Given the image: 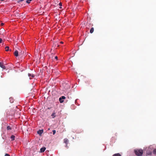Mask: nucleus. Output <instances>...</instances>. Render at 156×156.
Wrapping results in <instances>:
<instances>
[{
  "label": "nucleus",
  "mask_w": 156,
  "mask_h": 156,
  "mask_svg": "<svg viewBox=\"0 0 156 156\" xmlns=\"http://www.w3.org/2000/svg\"><path fill=\"white\" fill-rule=\"evenodd\" d=\"M94 28L93 27H92L90 30V33L92 34L94 32Z\"/></svg>",
  "instance_id": "9b49d317"
},
{
  "label": "nucleus",
  "mask_w": 156,
  "mask_h": 156,
  "mask_svg": "<svg viewBox=\"0 0 156 156\" xmlns=\"http://www.w3.org/2000/svg\"><path fill=\"white\" fill-rule=\"evenodd\" d=\"M15 136L13 135H12L11 136V140H15Z\"/></svg>",
  "instance_id": "9d476101"
},
{
  "label": "nucleus",
  "mask_w": 156,
  "mask_h": 156,
  "mask_svg": "<svg viewBox=\"0 0 156 156\" xmlns=\"http://www.w3.org/2000/svg\"><path fill=\"white\" fill-rule=\"evenodd\" d=\"M55 58L57 60H58V57L57 56H56L55 57Z\"/></svg>",
  "instance_id": "4be33fe9"
},
{
  "label": "nucleus",
  "mask_w": 156,
  "mask_h": 156,
  "mask_svg": "<svg viewBox=\"0 0 156 156\" xmlns=\"http://www.w3.org/2000/svg\"><path fill=\"white\" fill-rule=\"evenodd\" d=\"M31 1L32 0H27L26 2L28 3H30Z\"/></svg>",
  "instance_id": "f3484780"
},
{
  "label": "nucleus",
  "mask_w": 156,
  "mask_h": 156,
  "mask_svg": "<svg viewBox=\"0 0 156 156\" xmlns=\"http://www.w3.org/2000/svg\"><path fill=\"white\" fill-rule=\"evenodd\" d=\"M55 113H53L52 114V115H51V116L52 117H53V118H55Z\"/></svg>",
  "instance_id": "ddd939ff"
},
{
  "label": "nucleus",
  "mask_w": 156,
  "mask_h": 156,
  "mask_svg": "<svg viewBox=\"0 0 156 156\" xmlns=\"http://www.w3.org/2000/svg\"><path fill=\"white\" fill-rule=\"evenodd\" d=\"M2 38H0V43H2Z\"/></svg>",
  "instance_id": "412c9836"
},
{
  "label": "nucleus",
  "mask_w": 156,
  "mask_h": 156,
  "mask_svg": "<svg viewBox=\"0 0 156 156\" xmlns=\"http://www.w3.org/2000/svg\"><path fill=\"white\" fill-rule=\"evenodd\" d=\"M46 149V148L45 147H43L41 148L40 149V151L42 153L44 152Z\"/></svg>",
  "instance_id": "0eeeda50"
},
{
  "label": "nucleus",
  "mask_w": 156,
  "mask_h": 156,
  "mask_svg": "<svg viewBox=\"0 0 156 156\" xmlns=\"http://www.w3.org/2000/svg\"><path fill=\"white\" fill-rule=\"evenodd\" d=\"M12 99V98H10V99Z\"/></svg>",
  "instance_id": "cd10ccee"
},
{
  "label": "nucleus",
  "mask_w": 156,
  "mask_h": 156,
  "mask_svg": "<svg viewBox=\"0 0 156 156\" xmlns=\"http://www.w3.org/2000/svg\"><path fill=\"white\" fill-rule=\"evenodd\" d=\"M60 43L61 44H63V42L62 41H61Z\"/></svg>",
  "instance_id": "393cba45"
},
{
  "label": "nucleus",
  "mask_w": 156,
  "mask_h": 156,
  "mask_svg": "<svg viewBox=\"0 0 156 156\" xmlns=\"http://www.w3.org/2000/svg\"><path fill=\"white\" fill-rule=\"evenodd\" d=\"M43 132V130H39L37 131V133L39 134V135H41V134Z\"/></svg>",
  "instance_id": "1a4fd4ad"
},
{
  "label": "nucleus",
  "mask_w": 156,
  "mask_h": 156,
  "mask_svg": "<svg viewBox=\"0 0 156 156\" xmlns=\"http://www.w3.org/2000/svg\"><path fill=\"white\" fill-rule=\"evenodd\" d=\"M19 55L22 56L24 54V52L23 50H22L19 49Z\"/></svg>",
  "instance_id": "f03ea898"
},
{
  "label": "nucleus",
  "mask_w": 156,
  "mask_h": 156,
  "mask_svg": "<svg viewBox=\"0 0 156 156\" xmlns=\"http://www.w3.org/2000/svg\"><path fill=\"white\" fill-rule=\"evenodd\" d=\"M19 52H18V51L17 50H16L14 53V55L16 57L18 56L19 55V54H18Z\"/></svg>",
  "instance_id": "39448f33"
},
{
  "label": "nucleus",
  "mask_w": 156,
  "mask_h": 156,
  "mask_svg": "<svg viewBox=\"0 0 156 156\" xmlns=\"http://www.w3.org/2000/svg\"><path fill=\"white\" fill-rule=\"evenodd\" d=\"M52 132H53V135H54L55 133H56V131L55 130H53L52 131Z\"/></svg>",
  "instance_id": "a211bd4d"
},
{
  "label": "nucleus",
  "mask_w": 156,
  "mask_h": 156,
  "mask_svg": "<svg viewBox=\"0 0 156 156\" xmlns=\"http://www.w3.org/2000/svg\"><path fill=\"white\" fill-rule=\"evenodd\" d=\"M5 156H10V155L8 154H5Z\"/></svg>",
  "instance_id": "6ab92c4d"
},
{
  "label": "nucleus",
  "mask_w": 156,
  "mask_h": 156,
  "mask_svg": "<svg viewBox=\"0 0 156 156\" xmlns=\"http://www.w3.org/2000/svg\"><path fill=\"white\" fill-rule=\"evenodd\" d=\"M69 140L67 138H65L64 140V142L66 144V147H67V144L68 143Z\"/></svg>",
  "instance_id": "423d86ee"
},
{
  "label": "nucleus",
  "mask_w": 156,
  "mask_h": 156,
  "mask_svg": "<svg viewBox=\"0 0 156 156\" xmlns=\"http://www.w3.org/2000/svg\"><path fill=\"white\" fill-rule=\"evenodd\" d=\"M112 156H121V155L119 153H117L113 154Z\"/></svg>",
  "instance_id": "f8f14e48"
},
{
  "label": "nucleus",
  "mask_w": 156,
  "mask_h": 156,
  "mask_svg": "<svg viewBox=\"0 0 156 156\" xmlns=\"http://www.w3.org/2000/svg\"><path fill=\"white\" fill-rule=\"evenodd\" d=\"M135 154L138 156H142L143 153V151L141 149H137L134 150Z\"/></svg>",
  "instance_id": "f257e3e1"
},
{
  "label": "nucleus",
  "mask_w": 156,
  "mask_h": 156,
  "mask_svg": "<svg viewBox=\"0 0 156 156\" xmlns=\"http://www.w3.org/2000/svg\"><path fill=\"white\" fill-rule=\"evenodd\" d=\"M4 23H1V25L2 26H3V25H4Z\"/></svg>",
  "instance_id": "b1692460"
},
{
  "label": "nucleus",
  "mask_w": 156,
  "mask_h": 156,
  "mask_svg": "<svg viewBox=\"0 0 156 156\" xmlns=\"http://www.w3.org/2000/svg\"><path fill=\"white\" fill-rule=\"evenodd\" d=\"M28 75L30 77V79H31L32 78H34V75L33 74L29 73Z\"/></svg>",
  "instance_id": "6e6552de"
},
{
  "label": "nucleus",
  "mask_w": 156,
  "mask_h": 156,
  "mask_svg": "<svg viewBox=\"0 0 156 156\" xmlns=\"http://www.w3.org/2000/svg\"><path fill=\"white\" fill-rule=\"evenodd\" d=\"M59 5L60 6H62V3H61V2H60L59 3Z\"/></svg>",
  "instance_id": "5701e85b"
},
{
  "label": "nucleus",
  "mask_w": 156,
  "mask_h": 156,
  "mask_svg": "<svg viewBox=\"0 0 156 156\" xmlns=\"http://www.w3.org/2000/svg\"><path fill=\"white\" fill-rule=\"evenodd\" d=\"M153 153L154 154L156 155V149H155L153 150Z\"/></svg>",
  "instance_id": "2eb2a0df"
},
{
  "label": "nucleus",
  "mask_w": 156,
  "mask_h": 156,
  "mask_svg": "<svg viewBox=\"0 0 156 156\" xmlns=\"http://www.w3.org/2000/svg\"><path fill=\"white\" fill-rule=\"evenodd\" d=\"M77 101V100H76V101H75V102H76H76Z\"/></svg>",
  "instance_id": "a878e982"
},
{
  "label": "nucleus",
  "mask_w": 156,
  "mask_h": 156,
  "mask_svg": "<svg viewBox=\"0 0 156 156\" xmlns=\"http://www.w3.org/2000/svg\"><path fill=\"white\" fill-rule=\"evenodd\" d=\"M7 130H11V127L9 126H7Z\"/></svg>",
  "instance_id": "dca6fc26"
},
{
  "label": "nucleus",
  "mask_w": 156,
  "mask_h": 156,
  "mask_svg": "<svg viewBox=\"0 0 156 156\" xmlns=\"http://www.w3.org/2000/svg\"><path fill=\"white\" fill-rule=\"evenodd\" d=\"M9 47L8 46H6L5 47V49L6 51H8L9 50Z\"/></svg>",
  "instance_id": "4468645a"
},
{
  "label": "nucleus",
  "mask_w": 156,
  "mask_h": 156,
  "mask_svg": "<svg viewBox=\"0 0 156 156\" xmlns=\"http://www.w3.org/2000/svg\"><path fill=\"white\" fill-rule=\"evenodd\" d=\"M0 67L4 69H6V67L4 65L3 63L1 62H0Z\"/></svg>",
  "instance_id": "20e7f679"
},
{
  "label": "nucleus",
  "mask_w": 156,
  "mask_h": 156,
  "mask_svg": "<svg viewBox=\"0 0 156 156\" xmlns=\"http://www.w3.org/2000/svg\"><path fill=\"white\" fill-rule=\"evenodd\" d=\"M66 99L65 97L64 96H62L59 98V101L60 103H62L63 102L64 100H63Z\"/></svg>",
  "instance_id": "7ed1b4c3"
},
{
  "label": "nucleus",
  "mask_w": 156,
  "mask_h": 156,
  "mask_svg": "<svg viewBox=\"0 0 156 156\" xmlns=\"http://www.w3.org/2000/svg\"><path fill=\"white\" fill-rule=\"evenodd\" d=\"M60 9H61V8H62V7H60Z\"/></svg>",
  "instance_id": "bb28decb"
},
{
  "label": "nucleus",
  "mask_w": 156,
  "mask_h": 156,
  "mask_svg": "<svg viewBox=\"0 0 156 156\" xmlns=\"http://www.w3.org/2000/svg\"><path fill=\"white\" fill-rule=\"evenodd\" d=\"M24 0H19L18 1V3L20 2H22Z\"/></svg>",
  "instance_id": "aec40b11"
}]
</instances>
